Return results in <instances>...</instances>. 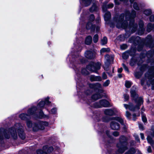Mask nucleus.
<instances>
[{"mask_svg":"<svg viewBox=\"0 0 154 154\" xmlns=\"http://www.w3.org/2000/svg\"><path fill=\"white\" fill-rule=\"evenodd\" d=\"M37 154H47L45 152H43L42 150H38L37 151Z\"/></svg>","mask_w":154,"mask_h":154,"instance_id":"nucleus-39","label":"nucleus"},{"mask_svg":"<svg viewBox=\"0 0 154 154\" xmlns=\"http://www.w3.org/2000/svg\"><path fill=\"white\" fill-rule=\"evenodd\" d=\"M109 105V103L106 100H102L99 102L94 103L92 106L94 107L98 108L102 107H107Z\"/></svg>","mask_w":154,"mask_h":154,"instance_id":"nucleus-9","label":"nucleus"},{"mask_svg":"<svg viewBox=\"0 0 154 154\" xmlns=\"http://www.w3.org/2000/svg\"><path fill=\"white\" fill-rule=\"evenodd\" d=\"M150 20L151 22H154V15H152L150 17Z\"/></svg>","mask_w":154,"mask_h":154,"instance_id":"nucleus-46","label":"nucleus"},{"mask_svg":"<svg viewBox=\"0 0 154 154\" xmlns=\"http://www.w3.org/2000/svg\"><path fill=\"white\" fill-rule=\"evenodd\" d=\"M89 87L91 89L97 91H98L101 88V85L99 83H96L95 84H91L89 85Z\"/></svg>","mask_w":154,"mask_h":154,"instance_id":"nucleus-11","label":"nucleus"},{"mask_svg":"<svg viewBox=\"0 0 154 154\" xmlns=\"http://www.w3.org/2000/svg\"><path fill=\"white\" fill-rule=\"evenodd\" d=\"M110 51V49L109 48H103L101 49L100 52L102 53L104 52H109Z\"/></svg>","mask_w":154,"mask_h":154,"instance_id":"nucleus-27","label":"nucleus"},{"mask_svg":"<svg viewBox=\"0 0 154 154\" xmlns=\"http://www.w3.org/2000/svg\"><path fill=\"white\" fill-rule=\"evenodd\" d=\"M81 72L82 74L85 75H88L89 74V72L85 69H82Z\"/></svg>","mask_w":154,"mask_h":154,"instance_id":"nucleus-33","label":"nucleus"},{"mask_svg":"<svg viewBox=\"0 0 154 154\" xmlns=\"http://www.w3.org/2000/svg\"><path fill=\"white\" fill-rule=\"evenodd\" d=\"M131 39H132V41L130 40V42H134L136 41V39H135V38L134 37H132L131 38Z\"/></svg>","mask_w":154,"mask_h":154,"instance_id":"nucleus-57","label":"nucleus"},{"mask_svg":"<svg viewBox=\"0 0 154 154\" xmlns=\"http://www.w3.org/2000/svg\"><path fill=\"white\" fill-rule=\"evenodd\" d=\"M127 139L124 136H121L119 140V142L117 144L118 150L116 152V154H121L123 153L127 149L126 142Z\"/></svg>","mask_w":154,"mask_h":154,"instance_id":"nucleus-6","label":"nucleus"},{"mask_svg":"<svg viewBox=\"0 0 154 154\" xmlns=\"http://www.w3.org/2000/svg\"><path fill=\"white\" fill-rule=\"evenodd\" d=\"M97 9V7L96 5L95 4H94L92 7L90 8V11L91 12H93L94 11H95Z\"/></svg>","mask_w":154,"mask_h":154,"instance_id":"nucleus-28","label":"nucleus"},{"mask_svg":"<svg viewBox=\"0 0 154 154\" xmlns=\"http://www.w3.org/2000/svg\"><path fill=\"white\" fill-rule=\"evenodd\" d=\"M99 30V28L98 27H97L96 28V30L97 32H98Z\"/></svg>","mask_w":154,"mask_h":154,"instance_id":"nucleus-63","label":"nucleus"},{"mask_svg":"<svg viewBox=\"0 0 154 154\" xmlns=\"http://www.w3.org/2000/svg\"><path fill=\"white\" fill-rule=\"evenodd\" d=\"M115 2L116 4L119 5V4L118 0H115Z\"/></svg>","mask_w":154,"mask_h":154,"instance_id":"nucleus-59","label":"nucleus"},{"mask_svg":"<svg viewBox=\"0 0 154 154\" xmlns=\"http://www.w3.org/2000/svg\"><path fill=\"white\" fill-rule=\"evenodd\" d=\"M122 68H119L118 69V72L121 73L122 72Z\"/></svg>","mask_w":154,"mask_h":154,"instance_id":"nucleus-55","label":"nucleus"},{"mask_svg":"<svg viewBox=\"0 0 154 154\" xmlns=\"http://www.w3.org/2000/svg\"><path fill=\"white\" fill-rule=\"evenodd\" d=\"M85 57L89 59H92L94 57V53L90 51H86L85 53Z\"/></svg>","mask_w":154,"mask_h":154,"instance_id":"nucleus-15","label":"nucleus"},{"mask_svg":"<svg viewBox=\"0 0 154 154\" xmlns=\"http://www.w3.org/2000/svg\"><path fill=\"white\" fill-rule=\"evenodd\" d=\"M94 19V17L93 15L92 14L91 15L90 18V20L91 21H93Z\"/></svg>","mask_w":154,"mask_h":154,"instance_id":"nucleus-47","label":"nucleus"},{"mask_svg":"<svg viewBox=\"0 0 154 154\" xmlns=\"http://www.w3.org/2000/svg\"><path fill=\"white\" fill-rule=\"evenodd\" d=\"M143 23L142 21H140L139 23V29L138 31V34L140 35H142L144 32V29L143 28Z\"/></svg>","mask_w":154,"mask_h":154,"instance_id":"nucleus-13","label":"nucleus"},{"mask_svg":"<svg viewBox=\"0 0 154 154\" xmlns=\"http://www.w3.org/2000/svg\"><path fill=\"white\" fill-rule=\"evenodd\" d=\"M130 92L131 97L135 101L136 106L134 107L132 103H130L129 105L124 104V105L126 109H128L131 111H134L137 109H139L140 105L143 103V101L142 98L138 97V95L136 94L134 89L131 88Z\"/></svg>","mask_w":154,"mask_h":154,"instance_id":"nucleus-4","label":"nucleus"},{"mask_svg":"<svg viewBox=\"0 0 154 154\" xmlns=\"http://www.w3.org/2000/svg\"><path fill=\"white\" fill-rule=\"evenodd\" d=\"M49 98L47 97L44 99V100H42L40 101L38 104L37 107L38 109H42L44 107L48 110V109L47 108L46 106L48 107L50 105H51V102L49 101Z\"/></svg>","mask_w":154,"mask_h":154,"instance_id":"nucleus-7","label":"nucleus"},{"mask_svg":"<svg viewBox=\"0 0 154 154\" xmlns=\"http://www.w3.org/2000/svg\"><path fill=\"white\" fill-rule=\"evenodd\" d=\"M152 30H153L154 31V24L152 25L151 23H149L148 25L147 30L148 32H149Z\"/></svg>","mask_w":154,"mask_h":154,"instance_id":"nucleus-21","label":"nucleus"},{"mask_svg":"<svg viewBox=\"0 0 154 154\" xmlns=\"http://www.w3.org/2000/svg\"><path fill=\"white\" fill-rule=\"evenodd\" d=\"M82 1V4L85 6H88L89 5L91 2V0H80Z\"/></svg>","mask_w":154,"mask_h":154,"instance_id":"nucleus-19","label":"nucleus"},{"mask_svg":"<svg viewBox=\"0 0 154 154\" xmlns=\"http://www.w3.org/2000/svg\"><path fill=\"white\" fill-rule=\"evenodd\" d=\"M101 97V95L99 94H96L93 95L92 97V99L96 100Z\"/></svg>","mask_w":154,"mask_h":154,"instance_id":"nucleus-23","label":"nucleus"},{"mask_svg":"<svg viewBox=\"0 0 154 154\" xmlns=\"http://www.w3.org/2000/svg\"><path fill=\"white\" fill-rule=\"evenodd\" d=\"M151 74L152 76H154V71H152V72H151Z\"/></svg>","mask_w":154,"mask_h":154,"instance_id":"nucleus-60","label":"nucleus"},{"mask_svg":"<svg viewBox=\"0 0 154 154\" xmlns=\"http://www.w3.org/2000/svg\"><path fill=\"white\" fill-rule=\"evenodd\" d=\"M23 127L19 123H17L15 126L8 130H4L3 128L0 129V139L2 140L4 138L9 139L12 137L16 139L17 137V134L16 129H17L19 136L22 139L25 138V134L23 133Z\"/></svg>","mask_w":154,"mask_h":154,"instance_id":"nucleus-2","label":"nucleus"},{"mask_svg":"<svg viewBox=\"0 0 154 154\" xmlns=\"http://www.w3.org/2000/svg\"><path fill=\"white\" fill-rule=\"evenodd\" d=\"M92 41V37L90 36L87 37L85 39V43L87 45H89L91 44Z\"/></svg>","mask_w":154,"mask_h":154,"instance_id":"nucleus-17","label":"nucleus"},{"mask_svg":"<svg viewBox=\"0 0 154 154\" xmlns=\"http://www.w3.org/2000/svg\"><path fill=\"white\" fill-rule=\"evenodd\" d=\"M82 98L83 100H86V98H87V97H84L83 96L82 97Z\"/></svg>","mask_w":154,"mask_h":154,"instance_id":"nucleus-62","label":"nucleus"},{"mask_svg":"<svg viewBox=\"0 0 154 154\" xmlns=\"http://www.w3.org/2000/svg\"><path fill=\"white\" fill-rule=\"evenodd\" d=\"M103 79H107V76L105 72H104L102 74V75Z\"/></svg>","mask_w":154,"mask_h":154,"instance_id":"nucleus-43","label":"nucleus"},{"mask_svg":"<svg viewBox=\"0 0 154 154\" xmlns=\"http://www.w3.org/2000/svg\"><path fill=\"white\" fill-rule=\"evenodd\" d=\"M113 6V5L112 3L109 4L107 6L105 5H104L102 7V9L103 11H105L107 8H112Z\"/></svg>","mask_w":154,"mask_h":154,"instance_id":"nucleus-20","label":"nucleus"},{"mask_svg":"<svg viewBox=\"0 0 154 154\" xmlns=\"http://www.w3.org/2000/svg\"><path fill=\"white\" fill-rule=\"evenodd\" d=\"M122 66L123 67V68H124V69H125V70L128 72V67L126 66V65L124 64H122Z\"/></svg>","mask_w":154,"mask_h":154,"instance_id":"nucleus-45","label":"nucleus"},{"mask_svg":"<svg viewBox=\"0 0 154 154\" xmlns=\"http://www.w3.org/2000/svg\"><path fill=\"white\" fill-rule=\"evenodd\" d=\"M134 75L135 77L137 78H139L141 76V75L138 72H135Z\"/></svg>","mask_w":154,"mask_h":154,"instance_id":"nucleus-38","label":"nucleus"},{"mask_svg":"<svg viewBox=\"0 0 154 154\" xmlns=\"http://www.w3.org/2000/svg\"><path fill=\"white\" fill-rule=\"evenodd\" d=\"M27 126L29 128L32 127L33 130L34 131H37L39 130H43L45 126H47L48 125V123L47 122L40 121L37 124L34 123L32 125V123L30 121L26 122Z\"/></svg>","mask_w":154,"mask_h":154,"instance_id":"nucleus-5","label":"nucleus"},{"mask_svg":"<svg viewBox=\"0 0 154 154\" xmlns=\"http://www.w3.org/2000/svg\"><path fill=\"white\" fill-rule=\"evenodd\" d=\"M147 139L148 142L149 143L151 146H152L153 144L152 143V141L151 137L149 136H148Z\"/></svg>","mask_w":154,"mask_h":154,"instance_id":"nucleus-30","label":"nucleus"},{"mask_svg":"<svg viewBox=\"0 0 154 154\" xmlns=\"http://www.w3.org/2000/svg\"><path fill=\"white\" fill-rule=\"evenodd\" d=\"M147 151L148 152L150 153L152 152V149L150 146H149L148 147L147 149Z\"/></svg>","mask_w":154,"mask_h":154,"instance_id":"nucleus-50","label":"nucleus"},{"mask_svg":"<svg viewBox=\"0 0 154 154\" xmlns=\"http://www.w3.org/2000/svg\"><path fill=\"white\" fill-rule=\"evenodd\" d=\"M142 118L143 122H146L147 121V119L146 116L143 115H142Z\"/></svg>","mask_w":154,"mask_h":154,"instance_id":"nucleus-42","label":"nucleus"},{"mask_svg":"<svg viewBox=\"0 0 154 154\" xmlns=\"http://www.w3.org/2000/svg\"><path fill=\"white\" fill-rule=\"evenodd\" d=\"M75 70V72L77 74L79 72V69H78L77 68H74Z\"/></svg>","mask_w":154,"mask_h":154,"instance_id":"nucleus-54","label":"nucleus"},{"mask_svg":"<svg viewBox=\"0 0 154 154\" xmlns=\"http://www.w3.org/2000/svg\"><path fill=\"white\" fill-rule=\"evenodd\" d=\"M116 121L119 122L121 124H123V120L120 117L116 118L115 120L112 121L110 124V127L113 130H118L120 128L119 124L116 122Z\"/></svg>","mask_w":154,"mask_h":154,"instance_id":"nucleus-8","label":"nucleus"},{"mask_svg":"<svg viewBox=\"0 0 154 154\" xmlns=\"http://www.w3.org/2000/svg\"><path fill=\"white\" fill-rule=\"evenodd\" d=\"M132 84L131 82L128 81H126L125 83V85L127 88H129L131 86Z\"/></svg>","mask_w":154,"mask_h":154,"instance_id":"nucleus-32","label":"nucleus"},{"mask_svg":"<svg viewBox=\"0 0 154 154\" xmlns=\"http://www.w3.org/2000/svg\"><path fill=\"white\" fill-rule=\"evenodd\" d=\"M51 112L52 114H55L57 112V109L56 108H53L52 109L51 111Z\"/></svg>","mask_w":154,"mask_h":154,"instance_id":"nucleus-44","label":"nucleus"},{"mask_svg":"<svg viewBox=\"0 0 154 154\" xmlns=\"http://www.w3.org/2000/svg\"><path fill=\"white\" fill-rule=\"evenodd\" d=\"M53 149L52 147L51 146L49 147L47 149V153L48 154L50 153L53 151Z\"/></svg>","mask_w":154,"mask_h":154,"instance_id":"nucleus-36","label":"nucleus"},{"mask_svg":"<svg viewBox=\"0 0 154 154\" xmlns=\"http://www.w3.org/2000/svg\"><path fill=\"white\" fill-rule=\"evenodd\" d=\"M101 64L99 62L96 63H92L87 66V68L89 70L92 72H96L97 70L100 68Z\"/></svg>","mask_w":154,"mask_h":154,"instance_id":"nucleus-10","label":"nucleus"},{"mask_svg":"<svg viewBox=\"0 0 154 154\" xmlns=\"http://www.w3.org/2000/svg\"><path fill=\"white\" fill-rule=\"evenodd\" d=\"M140 137L141 139L142 140H143L144 138V135L143 134L141 133L140 134Z\"/></svg>","mask_w":154,"mask_h":154,"instance_id":"nucleus-53","label":"nucleus"},{"mask_svg":"<svg viewBox=\"0 0 154 154\" xmlns=\"http://www.w3.org/2000/svg\"><path fill=\"white\" fill-rule=\"evenodd\" d=\"M151 84L152 85L154 86V80L151 82Z\"/></svg>","mask_w":154,"mask_h":154,"instance_id":"nucleus-64","label":"nucleus"},{"mask_svg":"<svg viewBox=\"0 0 154 154\" xmlns=\"http://www.w3.org/2000/svg\"><path fill=\"white\" fill-rule=\"evenodd\" d=\"M105 59L106 60L105 62L107 63H110V59H111L112 60L113 58L108 55H107L105 56Z\"/></svg>","mask_w":154,"mask_h":154,"instance_id":"nucleus-22","label":"nucleus"},{"mask_svg":"<svg viewBox=\"0 0 154 154\" xmlns=\"http://www.w3.org/2000/svg\"><path fill=\"white\" fill-rule=\"evenodd\" d=\"M109 80H106L103 84V86L104 87H107L109 85L110 83Z\"/></svg>","mask_w":154,"mask_h":154,"instance_id":"nucleus-34","label":"nucleus"},{"mask_svg":"<svg viewBox=\"0 0 154 154\" xmlns=\"http://www.w3.org/2000/svg\"><path fill=\"white\" fill-rule=\"evenodd\" d=\"M127 47V45L125 44H123L120 46V48L122 50L126 49Z\"/></svg>","mask_w":154,"mask_h":154,"instance_id":"nucleus-40","label":"nucleus"},{"mask_svg":"<svg viewBox=\"0 0 154 154\" xmlns=\"http://www.w3.org/2000/svg\"><path fill=\"white\" fill-rule=\"evenodd\" d=\"M107 42V39L106 37H104L101 40V44L102 45L106 44Z\"/></svg>","mask_w":154,"mask_h":154,"instance_id":"nucleus-24","label":"nucleus"},{"mask_svg":"<svg viewBox=\"0 0 154 154\" xmlns=\"http://www.w3.org/2000/svg\"><path fill=\"white\" fill-rule=\"evenodd\" d=\"M113 135L115 136H117L119 135V133L118 132L115 131L113 133Z\"/></svg>","mask_w":154,"mask_h":154,"instance_id":"nucleus-51","label":"nucleus"},{"mask_svg":"<svg viewBox=\"0 0 154 154\" xmlns=\"http://www.w3.org/2000/svg\"><path fill=\"white\" fill-rule=\"evenodd\" d=\"M98 40V36L97 34L95 35L93 37V41L94 43L97 42Z\"/></svg>","mask_w":154,"mask_h":154,"instance_id":"nucleus-31","label":"nucleus"},{"mask_svg":"<svg viewBox=\"0 0 154 154\" xmlns=\"http://www.w3.org/2000/svg\"><path fill=\"white\" fill-rule=\"evenodd\" d=\"M135 117H136L135 114H134L133 115V120L134 121H135L136 120V118H135Z\"/></svg>","mask_w":154,"mask_h":154,"instance_id":"nucleus-58","label":"nucleus"},{"mask_svg":"<svg viewBox=\"0 0 154 154\" xmlns=\"http://www.w3.org/2000/svg\"><path fill=\"white\" fill-rule=\"evenodd\" d=\"M86 27L87 29H91V30H94L95 29V26L92 25L91 22H89L87 23Z\"/></svg>","mask_w":154,"mask_h":154,"instance_id":"nucleus-16","label":"nucleus"},{"mask_svg":"<svg viewBox=\"0 0 154 154\" xmlns=\"http://www.w3.org/2000/svg\"><path fill=\"white\" fill-rule=\"evenodd\" d=\"M111 17V14L109 12H106L105 13L104 18V20L106 21H107L109 20L110 19Z\"/></svg>","mask_w":154,"mask_h":154,"instance_id":"nucleus-18","label":"nucleus"},{"mask_svg":"<svg viewBox=\"0 0 154 154\" xmlns=\"http://www.w3.org/2000/svg\"><path fill=\"white\" fill-rule=\"evenodd\" d=\"M144 13L146 15L148 16L152 13V11L150 9L145 10L144 11Z\"/></svg>","mask_w":154,"mask_h":154,"instance_id":"nucleus-26","label":"nucleus"},{"mask_svg":"<svg viewBox=\"0 0 154 154\" xmlns=\"http://www.w3.org/2000/svg\"><path fill=\"white\" fill-rule=\"evenodd\" d=\"M128 57V55L127 53H123L122 54V57L124 59H127Z\"/></svg>","mask_w":154,"mask_h":154,"instance_id":"nucleus-41","label":"nucleus"},{"mask_svg":"<svg viewBox=\"0 0 154 154\" xmlns=\"http://www.w3.org/2000/svg\"><path fill=\"white\" fill-rule=\"evenodd\" d=\"M37 108L36 107H33L29 109L28 111V115L23 113L19 115V117L23 120L27 121L30 118V116H32L34 118H37L40 119L42 118H48L49 116L48 115H45L42 111H40L38 114L36 112Z\"/></svg>","mask_w":154,"mask_h":154,"instance_id":"nucleus-3","label":"nucleus"},{"mask_svg":"<svg viewBox=\"0 0 154 154\" xmlns=\"http://www.w3.org/2000/svg\"><path fill=\"white\" fill-rule=\"evenodd\" d=\"M104 112L106 115L112 116L115 115L117 112V111L115 108L112 109H106L104 110Z\"/></svg>","mask_w":154,"mask_h":154,"instance_id":"nucleus-12","label":"nucleus"},{"mask_svg":"<svg viewBox=\"0 0 154 154\" xmlns=\"http://www.w3.org/2000/svg\"><path fill=\"white\" fill-rule=\"evenodd\" d=\"M90 79L91 81H100L102 80L101 77L100 76H95L91 75L90 77Z\"/></svg>","mask_w":154,"mask_h":154,"instance_id":"nucleus-14","label":"nucleus"},{"mask_svg":"<svg viewBox=\"0 0 154 154\" xmlns=\"http://www.w3.org/2000/svg\"><path fill=\"white\" fill-rule=\"evenodd\" d=\"M136 13L132 10L131 14L128 11L125 13V20H124L125 15L121 14L119 16L114 19V23L118 28H122L125 29H128L130 32H134L137 30V25L134 23V18L136 16Z\"/></svg>","mask_w":154,"mask_h":154,"instance_id":"nucleus-1","label":"nucleus"},{"mask_svg":"<svg viewBox=\"0 0 154 154\" xmlns=\"http://www.w3.org/2000/svg\"><path fill=\"white\" fill-rule=\"evenodd\" d=\"M124 97L125 101L128 100L129 98V96L127 94H125L124 95Z\"/></svg>","mask_w":154,"mask_h":154,"instance_id":"nucleus-48","label":"nucleus"},{"mask_svg":"<svg viewBox=\"0 0 154 154\" xmlns=\"http://www.w3.org/2000/svg\"><path fill=\"white\" fill-rule=\"evenodd\" d=\"M106 134L107 136L108 137H110V135L109 134V131H105Z\"/></svg>","mask_w":154,"mask_h":154,"instance_id":"nucleus-52","label":"nucleus"},{"mask_svg":"<svg viewBox=\"0 0 154 154\" xmlns=\"http://www.w3.org/2000/svg\"><path fill=\"white\" fill-rule=\"evenodd\" d=\"M107 73L108 74L109 76L111 77L112 76V73H110V72H108Z\"/></svg>","mask_w":154,"mask_h":154,"instance_id":"nucleus-61","label":"nucleus"},{"mask_svg":"<svg viewBox=\"0 0 154 154\" xmlns=\"http://www.w3.org/2000/svg\"><path fill=\"white\" fill-rule=\"evenodd\" d=\"M135 150L134 148H131L128 152L125 153V154H133L134 153Z\"/></svg>","mask_w":154,"mask_h":154,"instance_id":"nucleus-29","label":"nucleus"},{"mask_svg":"<svg viewBox=\"0 0 154 154\" xmlns=\"http://www.w3.org/2000/svg\"><path fill=\"white\" fill-rule=\"evenodd\" d=\"M110 63H107L105 62V64L103 66V68L105 70L108 71L109 69V66Z\"/></svg>","mask_w":154,"mask_h":154,"instance_id":"nucleus-25","label":"nucleus"},{"mask_svg":"<svg viewBox=\"0 0 154 154\" xmlns=\"http://www.w3.org/2000/svg\"><path fill=\"white\" fill-rule=\"evenodd\" d=\"M135 138L136 140H137V141H138V142L140 141L139 138L137 136H136L135 137Z\"/></svg>","mask_w":154,"mask_h":154,"instance_id":"nucleus-56","label":"nucleus"},{"mask_svg":"<svg viewBox=\"0 0 154 154\" xmlns=\"http://www.w3.org/2000/svg\"><path fill=\"white\" fill-rule=\"evenodd\" d=\"M139 127L140 130H143V127L142 125L140 124H139Z\"/></svg>","mask_w":154,"mask_h":154,"instance_id":"nucleus-49","label":"nucleus"},{"mask_svg":"<svg viewBox=\"0 0 154 154\" xmlns=\"http://www.w3.org/2000/svg\"><path fill=\"white\" fill-rule=\"evenodd\" d=\"M131 114L128 112L127 111L126 112V116L129 119L131 118Z\"/></svg>","mask_w":154,"mask_h":154,"instance_id":"nucleus-37","label":"nucleus"},{"mask_svg":"<svg viewBox=\"0 0 154 154\" xmlns=\"http://www.w3.org/2000/svg\"><path fill=\"white\" fill-rule=\"evenodd\" d=\"M133 7L134 8L135 10H139V7L137 3L135 2L134 3L133 5Z\"/></svg>","mask_w":154,"mask_h":154,"instance_id":"nucleus-35","label":"nucleus"}]
</instances>
